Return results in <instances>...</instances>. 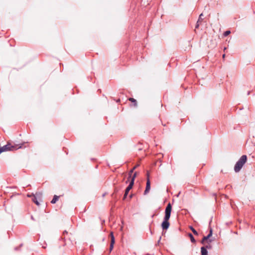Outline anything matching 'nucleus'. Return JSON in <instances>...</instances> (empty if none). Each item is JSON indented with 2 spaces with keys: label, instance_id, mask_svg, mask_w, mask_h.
Returning a JSON list of instances; mask_svg holds the SVG:
<instances>
[{
  "label": "nucleus",
  "instance_id": "obj_31",
  "mask_svg": "<svg viewBox=\"0 0 255 255\" xmlns=\"http://www.w3.org/2000/svg\"><path fill=\"white\" fill-rule=\"evenodd\" d=\"M31 219L34 220L33 218V216H31Z\"/></svg>",
  "mask_w": 255,
  "mask_h": 255
},
{
  "label": "nucleus",
  "instance_id": "obj_3",
  "mask_svg": "<svg viewBox=\"0 0 255 255\" xmlns=\"http://www.w3.org/2000/svg\"><path fill=\"white\" fill-rule=\"evenodd\" d=\"M172 210V206L170 203H169L166 207L165 210V216L163 220L161 223H169L168 220L170 217V214Z\"/></svg>",
  "mask_w": 255,
  "mask_h": 255
},
{
  "label": "nucleus",
  "instance_id": "obj_20",
  "mask_svg": "<svg viewBox=\"0 0 255 255\" xmlns=\"http://www.w3.org/2000/svg\"><path fill=\"white\" fill-rule=\"evenodd\" d=\"M205 248H206V249H209L211 248V246L210 245H207Z\"/></svg>",
  "mask_w": 255,
  "mask_h": 255
},
{
  "label": "nucleus",
  "instance_id": "obj_14",
  "mask_svg": "<svg viewBox=\"0 0 255 255\" xmlns=\"http://www.w3.org/2000/svg\"><path fill=\"white\" fill-rule=\"evenodd\" d=\"M58 199H59V196H58L57 195H54L53 196L52 200L51 201V203L52 204H55L57 201Z\"/></svg>",
  "mask_w": 255,
  "mask_h": 255
},
{
  "label": "nucleus",
  "instance_id": "obj_13",
  "mask_svg": "<svg viewBox=\"0 0 255 255\" xmlns=\"http://www.w3.org/2000/svg\"><path fill=\"white\" fill-rule=\"evenodd\" d=\"M128 100L131 102L132 104H133V105L134 107H137V102H136V100L132 98H129L128 99Z\"/></svg>",
  "mask_w": 255,
  "mask_h": 255
},
{
  "label": "nucleus",
  "instance_id": "obj_19",
  "mask_svg": "<svg viewBox=\"0 0 255 255\" xmlns=\"http://www.w3.org/2000/svg\"><path fill=\"white\" fill-rule=\"evenodd\" d=\"M230 33H231V31L230 30H226V31L224 32V35L225 36H227L228 35H229Z\"/></svg>",
  "mask_w": 255,
  "mask_h": 255
},
{
  "label": "nucleus",
  "instance_id": "obj_34",
  "mask_svg": "<svg viewBox=\"0 0 255 255\" xmlns=\"http://www.w3.org/2000/svg\"><path fill=\"white\" fill-rule=\"evenodd\" d=\"M229 223L232 224V222H229Z\"/></svg>",
  "mask_w": 255,
  "mask_h": 255
},
{
  "label": "nucleus",
  "instance_id": "obj_18",
  "mask_svg": "<svg viewBox=\"0 0 255 255\" xmlns=\"http://www.w3.org/2000/svg\"><path fill=\"white\" fill-rule=\"evenodd\" d=\"M190 228L192 230L194 235H198L197 232L192 227H190Z\"/></svg>",
  "mask_w": 255,
  "mask_h": 255
},
{
  "label": "nucleus",
  "instance_id": "obj_28",
  "mask_svg": "<svg viewBox=\"0 0 255 255\" xmlns=\"http://www.w3.org/2000/svg\"><path fill=\"white\" fill-rule=\"evenodd\" d=\"M155 215V214H153V215H152V216H151V217H153Z\"/></svg>",
  "mask_w": 255,
  "mask_h": 255
},
{
  "label": "nucleus",
  "instance_id": "obj_10",
  "mask_svg": "<svg viewBox=\"0 0 255 255\" xmlns=\"http://www.w3.org/2000/svg\"><path fill=\"white\" fill-rule=\"evenodd\" d=\"M136 175H137L136 172H135L132 175H131V176L130 177L131 178V179L129 181L130 183H132V184L134 185V180H135V178Z\"/></svg>",
  "mask_w": 255,
  "mask_h": 255
},
{
  "label": "nucleus",
  "instance_id": "obj_6",
  "mask_svg": "<svg viewBox=\"0 0 255 255\" xmlns=\"http://www.w3.org/2000/svg\"><path fill=\"white\" fill-rule=\"evenodd\" d=\"M110 236H111V244H110V252H111L113 250V249L114 245L115 242V237L114 236L113 232H111Z\"/></svg>",
  "mask_w": 255,
  "mask_h": 255
},
{
  "label": "nucleus",
  "instance_id": "obj_8",
  "mask_svg": "<svg viewBox=\"0 0 255 255\" xmlns=\"http://www.w3.org/2000/svg\"><path fill=\"white\" fill-rule=\"evenodd\" d=\"M203 16V13H201L200 14L198 19L197 21L196 24L195 25L196 29L198 28L200 23L202 21V20H203L202 16Z\"/></svg>",
  "mask_w": 255,
  "mask_h": 255
},
{
  "label": "nucleus",
  "instance_id": "obj_26",
  "mask_svg": "<svg viewBox=\"0 0 255 255\" xmlns=\"http://www.w3.org/2000/svg\"><path fill=\"white\" fill-rule=\"evenodd\" d=\"M161 239V237H160L159 239V240H158V243L160 242V241Z\"/></svg>",
  "mask_w": 255,
  "mask_h": 255
},
{
  "label": "nucleus",
  "instance_id": "obj_15",
  "mask_svg": "<svg viewBox=\"0 0 255 255\" xmlns=\"http://www.w3.org/2000/svg\"><path fill=\"white\" fill-rule=\"evenodd\" d=\"M169 225L170 224H161L162 228L163 230H167L169 228Z\"/></svg>",
  "mask_w": 255,
  "mask_h": 255
},
{
  "label": "nucleus",
  "instance_id": "obj_4",
  "mask_svg": "<svg viewBox=\"0 0 255 255\" xmlns=\"http://www.w3.org/2000/svg\"><path fill=\"white\" fill-rule=\"evenodd\" d=\"M133 186V185L132 184V183H129L128 187L126 188L123 199L124 200H126V199L127 198V196L129 193V191L132 188Z\"/></svg>",
  "mask_w": 255,
  "mask_h": 255
},
{
  "label": "nucleus",
  "instance_id": "obj_23",
  "mask_svg": "<svg viewBox=\"0 0 255 255\" xmlns=\"http://www.w3.org/2000/svg\"><path fill=\"white\" fill-rule=\"evenodd\" d=\"M212 219H213V217H211V219H210V221H209V224H211V222H212Z\"/></svg>",
  "mask_w": 255,
  "mask_h": 255
},
{
  "label": "nucleus",
  "instance_id": "obj_11",
  "mask_svg": "<svg viewBox=\"0 0 255 255\" xmlns=\"http://www.w3.org/2000/svg\"><path fill=\"white\" fill-rule=\"evenodd\" d=\"M38 198H36V196H34V194H32V201L37 206H39L40 205L39 202L38 201Z\"/></svg>",
  "mask_w": 255,
  "mask_h": 255
},
{
  "label": "nucleus",
  "instance_id": "obj_17",
  "mask_svg": "<svg viewBox=\"0 0 255 255\" xmlns=\"http://www.w3.org/2000/svg\"><path fill=\"white\" fill-rule=\"evenodd\" d=\"M34 196H36L37 198L39 199L41 197L42 194L40 192H36Z\"/></svg>",
  "mask_w": 255,
  "mask_h": 255
},
{
  "label": "nucleus",
  "instance_id": "obj_33",
  "mask_svg": "<svg viewBox=\"0 0 255 255\" xmlns=\"http://www.w3.org/2000/svg\"><path fill=\"white\" fill-rule=\"evenodd\" d=\"M179 194H180V192L179 193V194L177 195V196H179Z\"/></svg>",
  "mask_w": 255,
  "mask_h": 255
},
{
  "label": "nucleus",
  "instance_id": "obj_16",
  "mask_svg": "<svg viewBox=\"0 0 255 255\" xmlns=\"http://www.w3.org/2000/svg\"><path fill=\"white\" fill-rule=\"evenodd\" d=\"M189 236L190 238V240H191V242L192 243H195L196 241H195V239L194 238L193 235L191 233L189 234Z\"/></svg>",
  "mask_w": 255,
  "mask_h": 255
},
{
  "label": "nucleus",
  "instance_id": "obj_7",
  "mask_svg": "<svg viewBox=\"0 0 255 255\" xmlns=\"http://www.w3.org/2000/svg\"><path fill=\"white\" fill-rule=\"evenodd\" d=\"M209 228L210 229V232L209 234L207 236H204L201 241L202 244H204V242L208 239H209L210 237H211L212 235V229L210 227V226H209Z\"/></svg>",
  "mask_w": 255,
  "mask_h": 255
},
{
  "label": "nucleus",
  "instance_id": "obj_2",
  "mask_svg": "<svg viewBox=\"0 0 255 255\" xmlns=\"http://www.w3.org/2000/svg\"><path fill=\"white\" fill-rule=\"evenodd\" d=\"M247 161V156L246 155H242L239 160L236 162L235 167L234 170L236 172H239L244 165Z\"/></svg>",
  "mask_w": 255,
  "mask_h": 255
},
{
  "label": "nucleus",
  "instance_id": "obj_27",
  "mask_svg": "<svg viewBox=\"0 0 255 255\" xmlns=\"http://www.w3.org/2000/svg\"><path fill=\"white\" fill-rule=\"evenodd\" d=\"M225 57V54H224L223 55V58H224Z\"/></svg>",
  "mask_w": 255,
  "mask_h": 255
},
{
  "label": "nucleus",
  "instance_id": "obj_24",
  "mask_svg": "<svg viewBox=\"0 0 255 255\" xmlns=\"http://www.w3.org/2000/svg\"><path fill=\"white\" fill-rule=\"evenodd\" d=\"M146 176H147V178H148L149 179V174L148 172L147 173Z\"/></svg>",
  "mask_w": 255,
  "mask_h": 255
},
{
  "label": "nucleus",
  "instance_id": "obj_30",
  "mask_svg": "<svg viewBox=\"0 0 255 255\" xmlns=\"http://www.w3.org/2000/svg\"><path fill=\"white\" fill-rule=\"evenodd\" d=\"M226 48L225 47L224 49V50L225 51V50H226Z\"/></svg>",
  "mask_w": 255,
  "mask_h": 255
},
{
  "label": "nucleus",
  "instance_id": "obj_1",
  "mask_svg": "<svg viewBox=\"0 0 255 255\" xmlns=\"http://www.w3.org/2000/svg\"><path fill=\"white\" fill-rule=\"evenodd\" d=\"M22 144L12 145L10 143H7L6 145L1 147L0 146V154L2 152L7 151H13L22 147Z\"/></svg>",
  "mask_w": 255,
  "mask_h": 255
},
{
  "label": "nucleus",
  "instance_id": "obj_32",
  "mask_svg": "<svg viewBox=\"0 0 255 255\" xmlns=\"http://www.w3.org/2000/svg\"><path fill=\"white\" fill-rule=\"evenodd\" d=\"M123 226H122V227H121V230H122V229H123Z\"/></svg>",
  "mask_w": 255,
  "mask_h": 255
},
{
  "label": "nucleus",
  "instance_id": "obj_21",
  "mask_svg": "<svg viewBox=\"0 0 255 255\" xmlns=\"http://www.w3.org/2000/svg\"><path fill=\"white\" fill-rule=\"evenodd\" d=\"M32 194H33V193H32V194H27V197H32Z\"/></svg>",
  "mask_w": 255,
  "mask_h": 255
},
{
  "label": "nucleus",
  "instance_id": "obj_29",
  "mask_svg": "<svg viewBox=\"0 0 255 255\" xmlns=\"http://www.w3.org/2000/svg\"><path fill=\"white\" fill-rule=\"evenodd\" d=\"M250 91H249V92H248V95H249V94H250Z\"/></svg>",
  "mask_w": 255,
  "mask_h": 255
},
{
  "label": "nucleus",
  "instance_id": "obj_25",
  "mask_svg": "<svg viewBox=\"0 0 255 255\" xmlns=\"http://www.w3.org/2000/svg\"><path fill=\"white\" fill-rule=\"evenodd\" d=\"M118 191V190L117 188H115V192H117Z\"/></svg>",
  "mask_w": 255,
  "mask_h": 255
},
{
  "label": "nucleus",
  "instance_id": "obj_9",
  "mask_svg": "<svg viewBox=\"0 0 255 255\" xmlns=\"http://www.w3.org/2000/svg\"><path fill=\"white\" fill-rule=\"evenodd\" d=\"M139 166L138 164H137L135 166H134L129 172L128 173V181H126V183H128V181L129 180V177H130L131 176V175L132 174V173L133 172V171Z\"/></svg>",
  "mask_w": 255,
  "mask_h": 255
},
{
  "label": "nucleus",
  "instance_id": "obj_12",
  "mask_svg": "<svg viewBox=\"0 0 255 255\" xmlns=\"http://www.w3.org/2000/svg\"><path fill=\"white\" fill-rule=\"evenodd\" d=\"M201 255H208V251L206 250V248L204 247H202L201 248Z\"/></svg>",
  "mask_w": 255,
  "mask_h": 255
},
{
  "label": "nucleus",
  "instance_id": "obj_22",
  "mask_svg": "<svg viewBox=\"0 0 255 255\" xmlns=\"http://www.w3.org/2000/svg\"><path fill=\"white\" fill-rule=\"evenodd\" d=\"M133 196V194H130V195L129 196V199H131Z\"/></svg>",
  "mask_w": 255,
  "mask_h": 255
},
{
  "label": "nucleus",
  "instance_id": "obj_5",
  "mask_svg": "<svg viewBox=\"0 0 255 255\" xmlns=\"http://www.w3.org/2000/svg\"><path fill=\"white\" fill-rule=\"evenodd\" d=\"M150 179L147 178L146 180V187L145 190L144 192V195H146L150 191Z\"/></svg>",
  "mask_w": 255,
  "mask_h": 255
}]
</instances>
